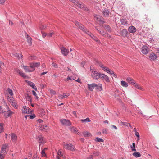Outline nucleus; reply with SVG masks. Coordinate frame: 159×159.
<instances>
[{
  "label": "nucleus",
  "instance_id": "40",
  "mask_svg": "<svg viewBox=\"0 0 159 159\" xmlns=\"http://www.w3.org/2000/svg\"><path fill=\"white\" fill-rule=\"evenodd\" d=\"M135 144L134 143H132V146H131V150L132 151H136V149L135 148Z\"/></svg>",
  "mask_w": 159,
  "mask_h": 159
},
{
  "label": "nucleus",
  "instance_id": "24",
  "mask_svg": "<svg viewBox=\"0 0 159 159\" xmlns=\"http://www.w3.org/2000/svg\"><path fill=\"white\" fill-rule=\"evenodd\" d=\"M69 95V94L68 93H64L63 95H60L59 96V98L63 99L65 98H66L67 97H68Z\"/></svg>",
  "mask_w": 159,
  "mask_h": 159
},
{
  "label": "nucleus",
  "instance_id": "1",
  "mask_svg": "<svg viewBox=\"0 0 159 159\" xmlns=\"http://www.w3.org/2000/svg\"><path fill=\"white\" fill-rule=\"evenodd\" d=\"M74 4L78 7L83 9L85 11H89L88 9L86 7V6L82 2H80L78 0L75 1L74 2Z\"/></svg>",
  "mask_w": 159,
  "mask_h": 159
},
{
  "label": "nucleus",
  "instance_id": "30",
  "mask_svg": "<svg viewBox=\"0 0 159 159\" xmlns=\"http://www.w3.org/2000/svg\"><path fill=\"white\" fill-rule=\"evenodd\" d=\"M94 19L97 21L101 22L102 20L101 19V17L100 16L98 15H96L94 16Z\"/></svg>",
  "mask_w": 159,
  "mask_h": 159
},
{
  "label": "nucleus",
  "instance_id": "9",
  "mask_svg": "<svg viewBox=\"0 0 159 159\" xmlns=\"http://www.w3.org/2000/svg\"><path fill=\"white\" fill-rule=\"evenodd\" d=\"M141 49L142 52L144 54H147L149 51L148 48L146 46H143Z\"/></svg>",
  "mask_w": 159,
  "mask_h": 159
},
{
  "label": "nucleus",
  "instance_id": "38",
  "mask_svg": "<svg viewBox=\"0 0 159 159\" xmlns=\"http://www.w3.org/2000/svg\"><path fill=\"white\" fill-rule=\"evenodd\" d=\"M3 123H0V134L4 131V129L3 127Z\"/></svg>",
  "mask_w": 159,
  "mask_h": 159
},
{
  "label": "nucleus",
  "instance_id": "62",
  "mask_svg": "<svg viewBox=\"0 0 159 159\" xmlns=\"http://www.w3.org/2000/svg\"><path fill=\"white\" fill-rule=\"evenodd\" d=\"M42 36L44 38L46 36V33H43L42 32Z\"/></svg>",
  "mask_w": 159,
  "mask_h": 159
},
{
  "label": "nucleus",
  "instance_id": "27",
  "mask_svg": "<svg viewBox=\"0 0 159 159\" xmlns=\"http://www.w3.org/2000/svg\"><path fill=\"white\" fill-rule=\"evenodd\" d=\"M15 108H18V105H17V102L14 100L13 101L11 102V104Z\"/></svg>",
  "mask_w": 159,
  "mask_h": 159
},
{
  "label": "nucleus",
  "instance_id": "11",
  "mask_svg": "<svg viewBox=\"0 0 159 159\" xmlns=\"http://www.w3.org/2000/svg\"><path fill=\"white\" fill-rule=\"evenodd\" d=\"M15 71L18 73L21 76L24 78H26L27 77L25 73L22 71L18 69H16L15 70Z\"/></svg>",
  "mask_w": 159,
  "mask_h": 159
},
{
  "label": "nucleus",
  "instance_id": "37",
  "mask_svg": "<svg viewBox=\"0 0 159 159\" xmlns=\"http://www.w3.org/2000/svg\"><path fill=\"white\" fill-rule=\"evenodd\" d=\"M27 40L28 42L31 45L32 43V39L29 36H28L27 37Z\"/></svg>",
  "mask_w": 159,
  "mask_h": 159
},
{
  "label": "nucleus",
  "instance_id": "33",
  "mask_svg": "<svg viewBox=\"0 0 159 159\" xmlns=\"http://www.w3.org/2000/svg\"><path fill=\"white\" fill-rule=\"evenodd\" d=\"M121 22L122 24L124 25L128 24L127 21L125 19H122L121 20Z\"/></svg>",
  "mask_w": 159,
  "mask_h": 159
},
{
  "label": "nucleus",
  "instance_id": "2",
  "mask_svg": "<svg viewBox=\"0 0 159 159\" xmlns=\"http://www.w3.org/2000/svg\"><path fill=\"white\" fill-rule=\"evenodd\" d=\"M91 76L92 77L95 79L98 80L100 78L101 74L97 72L95 70L91 69Z\"/></svg>",
  "mask_w": 159,
  "mask_h": 159
},
{
  "label": "nucleus",
  "instance_id": "23",
  "mask_svg": "<svg viewBox=\"0 0 159 159\" xmlns=\"http://www.w3.org/2000/svg\"><path fill=\"white\" fill-rule=\"evenodd\" d=\"M128 32L126 30L123 29L121 32V35L123 37H126L127 35Z\"/></svg>",
  "mask_w": 159,
  "mask_h": 159
},
{
  "label": "nucleus",
  "instance_id": "64",
  "mask_svg": "<svg viewBox=\"0 0 159 159\" xmlns=\"http://www.w3.org/2000/svg\"><path fill=\"white\" fill-rule=\"evenodd\" d=\"M33 159H38L37 156L36 155H34L33 156Z\"/></svg>",
  "mask_w": 159,
  "mask_h": 159
},
{
  "label": "nucleus",
  "instance_id": "35",
  "mask_svg": "<svg viewBox=\"0 0 159 159\" xmlns=\"http://www.w3.org/2000/svg\"><path fill=\"white\" fill-rule=\"evenodd\" d=\"M134 85V86L135 88H137L138 89H140L141 90H143V88L141 87L140 85H138V84H135Z\"/></svg>",
  "mask_w": 159,
  "mask_h": 159
},
{
  "label": "nucleus",
  "instance_id": "48",
  "mask_svg": "<svg viewBox=\"0 0 159 159\" xmlns=\"http://www.w3.org/2000/svg\"><path fill=\"white\" fill-rule=\"evenodd\" d=\"M110 74H111L115 78H116L117 77V76L114 73V72L111 70V72L110 73Z\"/></svg>",
  "mask_w": 159,
  "mask_h": 159
},
{
  "label": "nucleus",
  "instance_id": "5",
  "mask_svg": "<svg viewBox=\"0 0 159 159\" xmlns=\"http://www.w3.org/2000/svg\"><path fill=\"white\" fill-rule=\"evenodd\" d=\"M39 128L40 130L44 131H46L49 129V128L48 126H47L45 125H44V124H39Z\"/></svg>",
  "mask_w": 159,
  "mask_h": 159
},
{
  "label": "nucleus",
  "instance_id": "52",
  "mask_svg": "<svg viewBox=\"0 0 159 159\" xmlns=\"http://www.w3.org/2000/svg\"><path fill=\"white\" fill-rule=\"evenodd\" d=\"M38 123H39L40 124H43V120H41V119H39L37 120Z\"/></svg>",
  "mask_w": 159,
  "mask_h": 159
},
{
  "label": "nucleus",
  "instance_id": "57",
  "mask_svg": "<svg viewBox=\"0 0 159 159\" xmlns=\"http://www.w3.org/2000/svg\"><path fill=\"white\" fill-rule=\"evenodd\" d=\"M93 154L95 156H98L99 155V153L98 152H93Z\"/></svg>",
  "mask_w": 159,
  "mask_h": 159
},
{
  "label": "nucleus",
  "instance_id": "44",
  "mask_svg": "<svg viewBox=\"0 0 159 159\" xmlns=\"http://www.w3.org/2000/svg\"><path fill=\"white\" fill-rule=\"evenodd\" d=\"M8 92L11 96H12L13 95V93L12 90L8 88Z\"/></svg>",
  "mask_w": 159,
  "mask_h": 159
},
{
  "label": "nucleus",
  "instance_id": "17",
  "mask_svg": "<svg viewBox=\"0 0 159 159\" xmlns=\"http://www.w3.org/2000/svg\"><path fill=\"white\" fill-rule=\"evenodd\" d=\"M14 113L10 110H8L7 112H5L4 116L5 117L7 118L11 116Z\"/></svg>",
  "mask_w": 159,
  "mask_h": 159
},
{
  "label": "nucleus",
  "instance_id": "12",
  "mask_svg": "<svg viewBox=\"0 0 159 159\" xmlns=\"http://www.w3.org/2000/svg\"><path fill=\"white\" fill-rule=\"evenodd\" d=\"M61 50L62 53L64 56H67L69 53V50L64 47L61 48Z\"/></svg>",
  "mask_w": 159,
  "mask_h": 159
},
{
  "label": "nucleus",
  "instance_id": "45",
  "mask_svg": "<svg viewBox=\"0 0 159 159\" xmlns=\"http://www.w3.org/2000/svg\"><path fill=\"white\" fill-rule=\"evenodd\" d=\"M8 100L9 102L11 104V102L14 101V99L13 98L9 97L8 98Z\"/></svg>",
  "mask_w": 159,
  "mask_h": 159
},
{
  "label": "nucleus",
  "instance_id": "59",
  "mask_svg": "<svg viewBox=\"0 0 159 159\" xmlns=\"http://www.w3.org/2000/svg\"><path fill=\"white\" fill-rule=\"evenodd\" d=\"M102 132L103 134H107V130L106 129H104L102 130Z\"/></svg>",
  "mask_w": 159,
  "mask_h": 159
},
{
  "label": "nucleus",
  "instance_id": "43",
  "mask_svg": "<svg viewBox=\"0 0 159 159\" xmlns=\"http://www.w3.org/2000/svg\"><path fill=\"white\" fill-rule=\"evenodd\" d=\"M109 11L107 10H105L103 12V14L105 16H107L109 15Z\"/></svg>",
  "mask_w": 159,
  "mask_h": 159
},
{
  "label": "nucleus",
  "instance_id": "22",
  "mask_svg": "<svg viewBox=\"0 0 159 159\" xmlns=\"http://www.w3.org/2000/svg\"><path fill=\"white\" fill-rule=\"evenodd\" d=\"M27 82L29 85L31 86L33 89H34L35 91H37V88H35V86L34 83L29 81H27Z\"/></svg>",
  "mask_w": 159,
  "mask_h": 159
},
{
  "label": "nucleus",
  "instance_id": "49",
  "mask_svg": "<svg viewBox=\"0 0 159 159\" xmlns=\"http://www.w3.org/2000/svg\"><path fill=\"white\" fill-rule=\"evenodd\" d=\"M46 25H41L40 26V28L42 29H44L46 28Z\"/></svg>",
  "mask_w": 159,
  "mask_h": 159
},
{
  "label": "nucleus",
  "instance_id": "41",
  "mask_svg": "<svg viewBox=\"0 0 159 159\" xmlns=\"http://www.w3.org/2000/svg\"><path fill=\"white\" fill-rule=\"evenodd\" d=\"M95 141L98 142H104V140L102 138H100L99 137H97L96 138Z\"/></svg>",
  "mask_w": 159,
  "mask_h": 159
},
{
  "label": "nucleus",
  "instance_id": "63",
  "mask_svg": "<svg viewBox=\"0 0 159 159\" xmlns=\"http://www.w3.org/2000/svg\"><path fill=\"white\" fill-rule=\"evenodd\" d=\"M4 157L3 156V154H0V159H4Z\"/></svg>",
  "mask_w": 159,
  "mask_h": 159
},
{
  "label": "nucleus",
  "instance_id": "32",
  "mask_svg": "<svg viewBox=\"0 0 159 159\" xmlns=\"http://www.w3.org/2000/svg\"><path fill=\"white\" fill-rule=\"evenodd\" d=\"M121 85L123 87H127L128 86V84L126 82H125V81H121Z\"/></svg>",
  "mask_w": 159,
  "mask_h": 159
},
{
  "label": "nucleus",
  "instance_id": "20",
  "mask_svg": "<svg viewBox=\"0 0 159 159\" xmlns=\"http://www.w3.org/2000/svg\"><path fill=\"white\" fill-rule=\"evenodd\" d=\"M101 68L104 71H106L107 72L110 74V72L111 71L110 69L107 67L103 65H102L101 66Z\"/></svg>",
  "mask_w": 159,
  "mask_h": 159
},
{
  "label": "nucleus",
  "instance_id": "13",
  "mask_svg": "<svg viewBox=\"0 0 159 159\" xmlns=\"http://www.w3.org/2000/svg\"><path fill=\"white\" fill-rule=\"evenodd\" d=\"M88 86L89 90L92 91L94 87H97L98 85L95 83H93L91 84H88Z\"/></svg>",
  "mask_w": 159,
  "mask_h": 159
},
{
  "label": "nucleus",
  "instance_id": "51",
  "mask_svg": "<svg viewBox=\"0 0 159 159\" xmlns=\"http://www.w3.org/2000/svg\"><path fill=\"white\" fill-rule=\"evenodd\" d=\"M32 94H33L34 96H35L36 97V99H38V97L37 96V95H36V92H35V91H34V90H33V91H32Z\"/></svg>",
  "mask_w": 159,
  "mask_h": 159
},
{
  "label": "nucleus",
  "instance_id": "54",
  "mask_svg": "<svg viewBox=\"0 0 159 159\" xmlns=\"http://www.w3.org/2000/svg\"><path fill=\"white\" fill-rule=\"evenodd\" d=\"M36 116L34 114H33L31 115H29V117L30 119H33L34 118H35V117Z\"/></svg>",
  "mask_w": 159,
  "mask_h": 159
},
{
  "label": "nucleus",
  "instance_id": "34",
  "mask_svg": "<svg viewBox=\"0 0 159 159\" xmlns=\"http://www.w3.org/2000/svg\"><path fill=\"white\" fill-rule=\"evenodd\" d=\"M70 129L71 132H74L75 133L77 132V129L74 128V127L73 126L70 127Z\"/></svg>",
  "mask_w": 159,
  "mask_h": 159
},
{
  "label": "nucleus",
  "instance_id": "25",
  "mask_svg": "<svg viewBox=\"0 0 159 159\" xmlns=\"http://www.w3.org/2000/svg\"><path fill=\"white\" fill-rule=\"evenodd\" d=\"M149 58L152 60H154L157 58L156 55L153 53L151 54L149 56Z\"/></svg>",
  "mask_w": 159,
  "mask_h": 159
},
{
  "label": "nucleus",
  "instance_id": "36",
  "mask_svg": "<svg viewBox=\"0 0 159 159\" xmlns=\"http://www.w3.org/2000/svg\"><path fill=\"white\" fill-rule=\"evenodd\" d=\"M95 28L100 34L104 36H106L104 34L105 33L103 31H101L99 30L98 27H96Z\"/></svg>",
  "mask_w": 159,
  "mask_h": 159
},
{
  "label": "nucleus",
  "instance_id": "4",
  "mask_svg": "<svg viewBox=\"0 0 159 159\" xmlns=\"http://www.w3.org/2000/svg\"><path fill=\"white\" fill-rule=\"evenodd\" d=\"M21 111L22 113L24 114H31L32 113V111L29 107L26 106L23 107Z\"/></svg>",
  "mask_w": 159,
  "mask_h": 159
},
{
  "label": "nucleus",
  "instance_id": "29",
  "mask_svg": "<svg viewBox=\"0 0 159 159\" xmlns=\"http://www.w3.org/2000/svg\"><path fill=\"white\" fill-rule=\"evenodd\" d=\"M88 34L90 35L91 37L93 39H94L97 42L98 41V39L97 37L94 36V35H93L91 33H90L89 32V33H88Z\"/></svg>",
  "mask_w": 159,
  "mask_h": 159
},
{
  "label": "nucleus",
  "instance_id": "56",
  "mask_svg": "<svg viewBox=\"0 0 159 159\" xmlns=\"http://www.w3.org/2000/svg\"><path fill=\"white\" fill-rule=\"evenodd\" d=\"M26 99L27 100H28V101H31V98L30 96H29L28 95H27V96L26 97Z\"/></svg>",
  "mask_w": 159,
  "mask_h": 159
},
{
  "label": "nucleus",
  "instance_id": "58",
  "mask_svg": "<svg viewBox=\"0 0 159 159\" xmlns=\"http://www.w3.org/2000/svg\"><path fill=\"white\" fill-rule=\"evenodd\" d=\"M61 152L60 150H59L57 152V154L58 155L63 156V155L61 154Z\"/></svg>",
  "mask_w": 159,
  "mask_h": 159
},
{
  "label": "nucleus",
  "instance_id": "28",
  "mask_svg": "<svg viewBox=\"0 0 159 159\" xmlns=\"http://www.w3.org/2000/svg\"><path fill=\"white\" fill-rule=\"evenodd\" d=\"M13 54V55L15 56V57H16L19 59L22 58L23 55L21 54H20V56L18 54L16 53H15L14 54Z\"/></svg>",
  "mask_w": 159,
  "mask_h": 159
},
{
  "label": "nucleus",
  "instance_id": "3",
  "mask_svg": "<svg viewBox=\"0 0 159 159\" xmlns=\"http://www.w3.org/2000/svg\"><path fill=\"white\" fill-rule=\"evenodd\" d=\"M64 148L68 150H70L71 151H73L75 150V147L74 146L71 144L69 143H64L63 144Z\"/></svg>",
  "mask_w": 159,
  "mask_h": 159
},
{
  "label": "nucleus",
  "instance_id": "15",
  "mask_svg": "<svg viewBox=\"0 0 159 159\" xmlns=\"http://www.w3.org/2000/svg\"><path fill=\"white\" fill-rule=\"evenodd\" d=\"M40 65V63L39 62L33 63L30 64V67L34 69H35V67H37Z\"/></svg>",
  "mask_w": 159,
  "mask_h": 159
},
{
  "label": "nucleus",
  "instance_id": "42",
  "mask_svg": "<svg viewBox=\"0 0 159 159\" xmlns=\"http://www.w3.org/2000/svg\"><path fill=\"white\" fill-rule=\"evenodd\" d=\"M81 121L82 122H90V120L89 118H87L85 119H82L81 120Z\"/></svg>",
  "mask_w": 159,
  "mask_h": 159
},
{
  "label": "nucleus",
  "instance_id": "47",
  "mask_svg": "<svg viewBox=\"0 0 159 159\" xmlns=\"http://www.w3.org/2000/svg\"><path fill=\"white\" fill-rule=\"evenodd\" d=\"M41 156L42 157H44L46 156V154L45 153V152L44 151V150H42L41 152Z\"/></svg>",
  "mask_w": 159,
  "mask_h": 159
},
{
  "label": "nucleus",
  "instance_id": "39",
  "mask_svg": "<svg viewBox=\"0 0 159 159\" xmlns=\"http://www.w3.org/2000/svg\"><path fill=\"white\" fill-rule=\"evenodd\" d=\"M121 123L123 125H124L125 126H129L131 128H132V127L131 125L129 123L121 122Z\"/></svg>",
  "mask_w": 159,
  "mask_h": 159
},
{
  "label": "nucleus",
  "instance_id": "10",
  "mask_svg": "<svg viewBox=\"0 0 159 159\" xmlns=\"http://www.w3.org/2000/svg\"><path fill=\"white\" fill-rule=\"evenodd\" d=\"M37 139H38V141L40 143L39 145L40 146L41 144H43L45 143V141L43 139V137L41 135L39 136Z\"/></svg>",
  "mask_w": 159,
  "mask_h": 159
},
{
  "label": "nucleus",
  "instance_id": "19",
  "mask_svg": "<svg viewBox=\"0 0 159 159\" xmlns=\"http://www.w3.org/2000/svg\"><path fill=\"white\" fill-rule=\"evenodd\" d=\"M11 137V140L14 142L16 143L17 140V136L14 133H11L10 134Z\"/></svg>",
  "mask_w": 159,
  "mask_h": 159
},
{
  "label": "nucleus",
  "instance_id": "50",
  "mask_svg": "<svg viewBox=\"0 0 159 159\" xmlns=\"http://www.w3.org/2000/svg\"><path fill=\"white\" fill-rule=\"evenodd\" d=\"M36 58V57H32V56H30L28 57V59L30 60H34Z\"/></svg>",
  "mask_w": 159,
  "mask_h": 159
},
{
  "label": "nucleus",
  "instance_id": "8",
  "mask_svg": "<svg viewBox=\"0 0 159 159\" xmlns=\"http://www.w3.org/2000/svg\"><path fill=\"white\" fill-rule=\"evenodd\" d=\"M25 71L26 72H31L33 71L35 69L33 68H31L30 67H29L27 66H25L24 65H23L22 66Z\"/></svg>",
  "mask_w": 159,
  "mask_h": 159
},
{
  "label": "nucleus",
  "instance_id": "26",
  "mask_svg": "<svg viewBox=\"0 0 159 159\" xmlns=\"http://www.w3.org/2000/svg\"><path fill=\"white\" fill-rule=\"evenodd\" d=\"M83 134L84 137H91L92 136L91 134L90 133L87 131L83 132Z\"/></svg>",
  "mask_w": 159,
  "mask_h": 159
},
{
  "label": "nucleus",
  "instance_id": "14",
  "mask_svg": "<svg viewBox=\"0 0 159 159\" xmlns=\"http://www.w3.org/2000/svg\"><path fill=\"white\" fill-rule=\"evenodd\" d=\"M100 78L104 79L105 81L107 82H110V80L109 77L106 75L101 74L100 76Z\"/></svg>",
  "mask_w": 159,
  "mask_h": 159
},
{
  "label": "nucleus",
  "instance_id": "55",
  "mask_svg": "<svg viewBox=\"0 0 159 159\" xmlns=\"http://www.w3.org/2000/svg\"><path fill=\"white\" fill-rule=\"evenodd\" d=\"M97 87H97L98 89L99 87V88H100L101 90H102V84H98V86Z\"/></svg>",
  "mask_w": 159,
  "mask_h": 159
},
{
  "label": "nucleus",
  "instance_id": "60",
  "mask_svg": "<svg viewBox=\"0 0 159 159\" xmlns=\"http://www.w3.org/2000/svg\"><path fill=\"white\" fill-rule=\"evenodd\" d=\"M75 54V53L74 52V53L73 52H72V53H71V54H70V56L71 57L73 58Z\"/></svg>",
  "mask_w": 159,
  "mask_h": 159
},
{
  "label": "nucleus",
  "instance_id": "7",
  "mask_svg": "<svg viewBox=\"0 0 159 159\" xmlns=\"http://www.w3.org/2000/svg\"><path fill=\"white\" fill-rule=\"evenodd\" d=\"M75 25H76L77 26H79V27L81 30L84 31L87 34H88V33H89V31H88L87 30H85L83 25L81 24H80L79 22L77 21H75Z\"/></svg>",
  "mask_w": 159,
  "mask_h": 159
},
{
  "label": "nucleus",
  "instance_id": "61",
  "mask_svg": "<svg viewBox=\"0 0 159 159\" xmlns=\"http://www.w3.org/2000/svg\"><path fill=\"white\" fill-rule=\"evenodd\" d=\"M50 93H52V94H56V92L53 90H50Z\"/></svg>",
  "mask_w": 159,
  "mask_h": 159
},
{
  "label": "nucleus",
  "instance_id": "16",
  "mask_svg": "<svg viewBox=\"0 0 159 159\" xmlns=\"http://www.w3.org/2000/svg\"><path fill=\"white\" fill-rule=\"evenodd\" d=\"M8 148V146L6 144H3L2 147L1 152L3 154L5 153Z\"/></svg>",
  "mask_w": 159,
  "mask_h": 159
},
{
  "label": "nucleus",
  "instance_id": "21",
  "mask_svg": "<svg viewBox=\"0 0 159 159\" xmlns=\"http://www.w3.org/2000/svg\"><path fill=\"white\" fill-rule=\"evenodd\" d=\"M126 81L131 84L134 85L135 84V81L134 80L130 77L127 78Z\"/></svg>",
  "mask_w": 159,
  "mask_h": 159
},
{
  "label": "nucleus",
  "instance_id": "18",
  "mask_svg": "<svg viewBox=\"0 0 159 159\" xmlns=\"http://www.w3.org/2000/svg\"><path fill=\"white\" fill-rule=\"evenodd\" d=\"M128 30L129 32L134 33L136 32V29L134 26H131L129 27Z\"/></svg>",
  "mask_w": 159,
  "mask_h": 159
},
{
  "label": "nucleus",
  "instance_id": "31",
  "mask_svg": "<svg viewBox=\"0 0 159 159\" xmlns=\"http://www.w3.org/2000/svg\"><path fill=\"white\" fill-rule=\"evenodd\" d=\"M133 155L136 157H140L141 156V154L139 152H135L133 153Z\"/></svg>",
  "mask_w": 159,
  "mask_h": 159
},
{
  "label": "nucleus",
  "instance_id": "6",
  "mask_svg": "<svg viewBox=\"0 0 159 159\" xmlns=\"http://www.w3.org/2000/svg\"><path fill=\"white\" fill-rule=\"evenodd\" d=\"M60 121L61 123L64 125L70 126L71 125L70 122L68 120L63 119H61Z\"/></svg>",
  "mask_w": 159,
  "mask_h": 159
},
{
  "label": "nucleus",
  "instance_id": "53",
  "mask_svg": "<svg viewBox=\"0 0 159 159\" xmlns=\"http://www.w3.org/2000/svg\"><path fill=\"white\" fill-rule=\"evenodd\" d=\"M135 135L136 136L138 137V140H139V133L137 132V131H135Z\"/></svg>",
  "mask_w": 159,
  "mask_h": 159
},
{
  "label": "nucleus",
  "instance_id": "46",
  "mask_svg": "<svg viewBox=\"0 0 159 159\" xmlns=\"http://www.w3.org/2000/svg\"><path fill=\"white\" fill-rule=\"evenodd\" d=\"M52 66L53 67L55 68H57L58 67V66L57 65L53 62H52Z\"/></svg>",
  "mask_w": 159,
  "mask_h": 159
}]
</instances>
